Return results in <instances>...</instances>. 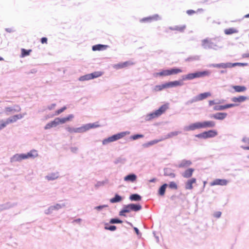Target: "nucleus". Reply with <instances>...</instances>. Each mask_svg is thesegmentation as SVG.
<instances>
[{
    "mask_svg": "<svg viewBox=\"0 0 249 249\" xmlns=\"http://www.w3.org/2000/svg\"><path fill=\"white\" fill-rule=\"evenodd\" d=\"M64 205H63V206H62L60 204H56L54 206H53V208L54 209H56V210H58L59 209H61L63 206H64Z\"/></svg>",
    "mask_w": 249,
    "mask_h": 249,
    "instance_id": "51",
    "label": "nucleus"
},
{
    "mask_svg": "<svg viewBox=\"0 0 249 249\" xmlns=\"http://www.w3.org/2000/svg\"><path fill=\"white\" fill-rule=\"evenodd\" d=\"M73 118V115L72 114L69 115L68 117L63 118H56L58 125L59 124H63L66 122L70 121Z\"/></svg>",
    "mask_w": 249,
    "mask_h": 249,
    "instance_id": "13",
    "label": "nucleus"
},
{
    "mask_svg": "<svg viewBox=\"0 0 249 249\" xmlns=\"http://www.w3.org/2000/svg\"><path fill=\"white\" fill-rule=\"evenodd\" d=\"M137 179V176L135 174H129L125 176L124 180L126 181L134 182Z\"/></svg>",
    "mask_w": 249,
    "mask_h": 249,
    "instance_id": "23",
    "label": "nucleus"
},
{
    "mask_svg": "<svg viewBox=\"0 0 249 249\" xmlns=\"http://www.w3.org/2000/svg\"><path fill=\"white\" fill-rule=\"evenodd\" d=\"M58 177V174L56 173H52L51 174L48 175L47 176H46V178L48 180H54L56 178H57Z\"/></svg>",
    "mask_w": 249,
    "mask_h": 249,
    "instance_id": "34",
    "label": "nucleus"
},
{
    "mask_svg": "<svg viewBox=\"0 0 249 249\" xmlns=\"http://www.w3.org/2000/svg\"><path fill=\"white\" fill-rule=\"evenodd\" d=\"M166 187H167V184H164L160 187L159 191V193L160 195L163 196L164 195Z\"/></svg>",
    "mask_w": 249,
    "mask_h": 249,
    "instance_id": "38",
    "label": "nucleus"
},
{
    "mask_svg": "<svg viewBox=\"0 0 249 249\" xmlns=\"http://www.w3.org/2000/svg\"><path fill=\"white\" fill-rule=\"evenodd\" d=\"M182 71V70L179 68H173L168 70L169 75L177 74Z\"/></svg>",
    "mask_w": 249,
    "mask_h": 249,
    "instance_id": "26",
    "label": "nucleus"
},
{
    "mask_svg": "<svg viewBox=\"0 0 249 249\" xmlns=\"http://www.w3.org/2000/svg\"><path fill=\"white\" fill-rule=\"evenodd\" d=\"M103 207V206H98L97 207V209H100L102 208Z\"/></svg>",
    "mask_w": 249,
    "mask_h": 249,
    "instance_id": "62",
    "label": "nucleus"
},
{
    "mask_svg": "<svg viewBox=\"0 0 249 249\" xmlns=\"http://www.w3.org/2000/svg\"><path fill=\"white\" fill-rule=\"evenodd\" d=\"M167 88L170 87H176L178 86H181L182 85V83L179 81H175L173 82H170L166 83Z\"/></svg>",
    "mask_w": 249,
    "mask_h": 249,
    "instance_id": "21",
    "label": "nucleus"
},
{
    "mask_svg": "<svg viewBox=\"0 0 249 249\" xmlns=\"http://www.w3.org/2000/svg\"><path fill=\"white\" fill-rule=\"evenodd\" d=\"M187 12L188 14H192L195 13V11L192 10H188Z\"/></svg>",
    "mask_w": 249,
    "mask_h": 249,
    "instance_id": "58",
    "label": "nucleus"
},
{
    "mask_svg": "<svg viewBox=\"0 0 249 249\" xmlns=\"http://www.w3.org/2000/svg\"><path fill=\"white\" fill-rule=\"evenodd\" d=\"M133 63L129 61H126L123 63H120L114 65L113 67L116 70L123 69L124 68L127 67L130 65H133Z\"/></svg>",
    "mask_w": 249,
    "mask_h": 249,
    "instance_id": "10",
    "label": "nucleus"
},
{
    "mask_svg": "<svg viewBox=\"0 0 249 249\" xmlns=\"http://www.w3.org/2000/svg\"><path fill=\"white\" fill-rule=\"evenodd\" d=\"M202 128H213L215 126V123L213 121H205L201 122Z\"/></svg>",
    "mask_w": 249,
    "mask_h": 249,
    "instance_id": "12",
    "label": "nucleus"
},
{
    "mask_svg": "<svg viewBox=\"0 0 249 249\" xmlns=\"http://www.w3.org/2000/svg\"><path fill=\"white\" fill-rule=\"evenodd\" d=\"M221 215V213L220 212H216L213 214L214 216L216 218L220 217Z\"/></svg>",
    "mask_w": 249,
    "mask_h": 249,
    "instance_id": "53",
    "label": "nucleus"
},
{
    "mask_svg": "<svg viewBox=\"0 0 249 249\" xmlns=\"http://www.w3.org/2000/svg\"><path fill=\"white\" fill-rule=\"evenodd\" d=\"M134 231H135V232H136V234H137L138 235H140V232H139V230H138V229L137 228L134 227Z\"/></svg>",
    "mask_w": 249,
    "mask_h": 249,
    "instance_id": "56",
    "label": "nucleus"
},
{
    "mask_svg": "<svg viewBox=\"0 0 249 249\" xmlns=\"http://www.w3.org/2000/svg\"><path fill=\"white\" fill-rule=\"evenodd\" d=\"M32 52V50L30 49L28 50H25V49H21V57H24L26 56L29 55Z\"/></svg>",
    "mask_w": 249,
    "mask_h": 249,
    "instance_id": "29",
    "label": "nucleus"
},
{
    "mask_svg": "<svg viewBox=\"0 0 249 249\" xmlns=\"http://www.w3.org/2000/svg\"><path fill=\"white\" fill-rule=\"evenodd\" d=\"M180 132L178 131H174L171 132L170 133L168 134V137H173L174 136H177L178 134H179Z\"/></svg>",
    "mask_w": 249,
    "mask_h": 249,
    "instance_id": "42",
    "label": "nucleus"
},
{
    "mask_svg": "<svg viewBox=\"0 0 249 249\" xmlns=\"http://www.w3.org/2000/svg\"><path fill=\"white\" fill-rule=\"evenodd\" d=\"M169 187L171 189H175V190H177L178 189V186H177V184L174 181L170 182V183L169 184Z\"/></svg>",
    "mask_w": 249,
    "mask_h": 249,
    "instance_id": "41",
    "label": "nucleus"
},
{
    "mask_svg": "<svg viewBox=\"0 0 249 249\" xmlns=\"http://www.w3.org/2000/svg\"><path fill=\"white\" fill-rule=\"evenodd\" d=\"M214 109L215 110H224V105H220V106H215L214 107Z\"/></svg>",
    "mask_w": 249,
    "mask_h": 249,
    "instance_id": "44",
    "label": "nucleus"
},
{
    "mask_svg": "<svg viewBox=\"0 0 249 249\" xmlns=\"http://www.w3.org/2000/svg\"><path fill=\"white\" fill-rule=\"evenodd\" d=\"M160 140H153V141H150L149 142L147 143V145H153V144H156L158 142H160Z\"/></svg>",
    "mask_w": 249,
    "mask_h": 249,
    "instance_id": "45",
    "label": "nucleus"
},
{
    "mask_svg": "<svg viewBox=\"0 0 249 249\" xmlns=\"http://www.w3.org/2000/svg\"><path fill=\"white\" fill-rule=\"evenodd\" d=\"M58 125L56 118L53 121L48 123L45 126V129H50L52 127H55Z\"/></svg>",
    "mask_w": 249,
    "mask_h": 249,
    "instance_id": "24",
    "label": "nucleus"
},
{
    "mask_svg": "<svg viewBox=\"0 0 249 249\" xmlns=\"http://www.w3.org/2000/svg\"><path fill=\"white\" fill-rule=\"evenodd\" d=\"M245 18H249V14L246 15L245 16Z\"/></svg>",
    "mask_w": 249,
    "mask_h": 249,
    "instance_id": "61",
    "label": "nucleus"
},
{
    "mask_svg": "<svg viewBox=\"0 0 249 249\" xmlns=\"http://www.w3.org/2000/svg\"><path fill=\"white\" fill-rule=\"evenodd\" d=\"M165 88H167L166 83L161 85L156 86L154 88V90L156 92L159 91Z\"/></svg>",
    "mask_w": 249,
    "mask_h": 249,
    "instance_id": "33",
    "label": "nucleus"
},
{
    "mask_svg": "<svg viewBox=\"0 0 249 249\" xmlns=\"http://www.w3.org/2000/svg\"><path fill=\"white\" fill-rule=\"evenodd\" d=\"M125 135L124 132H122L120 133H118L115 135H114L107 139H105L103 141V144H106L108 142H112L118 140L123 137H124Z\"/></svg>",
    "mask_w": 249,
    "mask_h": 249,
    "instance_id": "6",
    "label": "nucleus"
},
{
    "mask_svg": "<svg viewBox=\"0 0 249 249\" xmlns=\"http://www.w3.org/2000/svg\"><path fill=\"white\" fill-rule=\"evenodd\" d=\"M122 200V197L118 195H116L114 197L110 199V201L111 203H116L120 202Z\"/></svg>",
    "mask_w": 249,
    "mask_h": 249,
    "instance_id": "36",
    "label": "nucleus"
},
{
    "mask_svg": "<svg viewBox=\"0 0 249 249\" xmlns=\"http://www.w3.org/2000/svg\"><path fill=\"white\" fill-rule=\"evenodd\" d=\"M155 180H156V179H155V178H153V179H152L150 180H149V181H150V182H155Z\"/></svg>",
    "mask_w": 249,
    "mask_h": 249,
    "instance_id": "60",
    "label": "nucleus"
},
{
    "mask_svg": "<svg viewBox=\"0 0 249 249\" xmlns=\"http://www.w3.org/2000/svg\"><path fill=\"white\" fill-rule=\"evenodd\" d=\"M22 117L23 115L21 114H19L10 117L6 120H0V131L6 127L9 124L15 123Z\"/></svg>",
    "mask_w": 249,
    "mask_h": 249,
    "instance_id": "1",
    "label": "nucleus"
},
{
    "mask_svg": "<svg viewBox=\"0 0 249 249\" xmlns=\"http://www.w3.org/2000/svg\"><path fill=\"white\" fill-rule=\"evenodd\" d=\"M249 98L245 96H239L238 97H233L231 98V101L234 103H242L247 100Z\"/></svg>",
    "mask_w": 249,
    "mask_h": 249,
    "instance_id": "15",
    "label": "nucleus"
},
{
    "mask_svg": "<svg viewBox=\"0 0 249 249\" xmlns=\"http://www.w3.org/2000/svg\"><path fill=\"white\" fill-rule=\"evenodd\" d=\"M122 222H123L122 221H121L119 219H115V218L111 219L110 221V223H112V224L122 223Z\"/></svg>",
    "mask_w": 249,
    "mask_h": 249,
    "instance_id": "43",
    "label": "nucleus"
},
{
    "mask_svg": "<svg viewBox=\"0 0 249 249\" xmlns=\"http://www.w3.org/2000/svg\"><path fill=\"white\" fill-rule=\"evenodd\" d=\"M232 88L236 92H244L247 89L246 87L244 86H233Z\"/></svg>",
    "mask_w": 249,
    "mask_h": 249,
    "instance_id": "18",
    "label": "nucleus"
},
{
    "mask_svg": "<svg viewBox=\"0 0 249 249\" xmlns=\"http://www.w3.org/2000/svg\"><path fill=\"white\" fill-rule=\"evenodd\" d=\"M66 109V107H63L56 110L55 111V115H58L63 112Z\"/></svg>",
    "mask_w": 249,
    "mask_h": 249,
    "instance_id": "46",
    "label": "nucleus"
},
{
    "mask_svg": "<svg viewBox=\"0 0 249 249\" xmlns=\"http://www.w3.org/2000/svg\"><path fill=\"white\" fill-rule=\"evenodd\" d=\"M21 108L18 105H15L13 107H6L5 108V111L7 113H14L20 111Z\"/></svg>",
    "mask_w": 249,
    "mask_h": 249,
    "instance_id": "11",
    "label": "nucleus"
},
{
    "mask_svg": "<svg viewBox=\"0 0 249 249\" xmlns=\"http://www.w3.org/2000/svg\"><path fill=\"white\" fill-rule=\"evenodd\" d=\"M216 67L218 68H222L224 69L227 68H231V63L218 64H216Z\"/></svg>",
    "mask_w": 249,
    "mask_h": 249,
    "instance_id": "37",
    "label": "nucleus"
},
{
    "mask_svg": "<svg viewBox=\"0 0 249 249\" xmlns=\"http://www.w3.org/2000/svg\"><path fill=\"white\" fill-rule=\"evenodd\" d=\"M130 199L132 201H140L141 200V196L138 194H133L130 196Z\"/></svg>",
    "mask_w": 249,
    "mask_h": 249,
    "instance_id": "35",
    "label": "nucleus"
},
{
    "mask_svg": "<svg viewBox=\"0 0 249 249\" xmlns=\"http://www.w3.org/2000/svg\"><path fill=\"white\" fill-rule=\"evenodd\" d=\"M169 75V72H168V70H163L159 72H157L155 74V76H168Z\"/></svg>",
    "mask_w": 249,
    "mask_h": 249,
    "instance_id": "31",
    "label": "nucleus"
},
{
    "mask_svg": "<svg viewBox=\"0 0 249 249\" xmlns=\"http://www.w3.org/2000/svg\"><path fill=\"white\" fill-rule=\"evenodd\" d=\"M129 205L130 207L131 211L137 212L142 209V206L140 204H130Z\"/></svg>",
    "mask_w": 249,
    "mask_h": 249,
    "instance_id": "28",
    "label": "nucleus"
},
{
    "mask_svg": "<svg viewBox=\"0 0 249 249\" xmlns=\"http://www.w3.org/2000/svg\"><path fill=\"white\" fill-rule=\"evenodd\" d=\"M227 116V114L224 112H218L212 115L211 117L216 120H222L224 119Z\"/></svg>",
    "mask_w": 249,
    "mask_h": 249,
    "instance_id": "14",
    "label": "nucleus"
},
{
    "mask_svg": "<svg viewBox=\"0 0 249 249\" xmlns=\"http://www.w3.org/2000/svg\"><path fill=\"white\" fill-rule=\"evenodd\" d=\"M38 156L37 152L36 150H31L27 154H22L19 155H16L15 156V158L17 160H21L24 159L28 158H34Z\"/></svg>",
    "mask_w": 249,
    "mask_h": 249,
    "instance_id": "3",
    "label": "nucleus"
},
{
    "mask_svg": "<svg viewBox=\"0 0 249 249\" xmlns=\"http://www.w3.org/2000/svg\"><path fill=\"white\" fill-rule=\"evenodd\" d=\"M192 164L191 161L184 160L179 164L178 166L180 168H185L189 166Z\"/></svg>",
    "mask_w": 249,
    "mask_h": 249,
    "instance_id": "22",
    "label": "nucleus"
},
{
    "mask_svg": "<svg viewBox=\"0 0 249 249\" xmlns=\"http://www.w3.org/2000/svg\"><path fill=\"white\" fill-rule=\"evenodd\" d=\"M90 79V76L89 75V74H86L85 75L82 76L79 78L80 81H85V80H89Z\"/></svg>",
    "mask_w": 249,
    "mask_h": 249,
    "instance_id": "40",
    "label": "nucleus"
},
{
    "mask_svg": "<svg viewBox=\"0 0 249 249\" xmlns=\"http://www.w3.org/2000/svg\"><path fill=\"white\" fill-rule=\"evenodd\" d=\"M247 63H231V68L235 67V66H247Z\"/></svg>",
    "mask_w": 249,
    "mask_h": 249,
    "instance_id": "39",
    "label": "nucleus"
},
{
    "mask_svg": "<svg viewBox=\"0 0 249 249\" xmlns=\"http://www.w3.org/2000/svg\"><path fill=\"white\" fill-rule=\"evenodd\" d=\"M185 28V26H176L175 28V30L182 32Z\"/></svg>",
    "mask_w": 249,
    "mask_h": 249,
    "instance_id": "49",
    "label": "nucleus"
},
{
    "mask_svg": "<svg viewBox=\"0 0 249 249\" xmlns=\"http://www.w3.org/2000/svg\"><path fill=\"white\" fill-rule=\"evenodd\" d=\"M242 142L245 143L246 144L249 145V138L244 137L242 139Z\"/></svg>",
    "mask_w": 249,
    "mask_h": 249,
    "instance_id": "50",
    "label": "nucleus"
},
{
    "mask_svg": "<svg viewBox=\"0 0 249 249\" xmlns=\"http://www.w3.org/2000/svg\"><path fill=\"white\" fill-rule=\"evenodd\" d=\"M131 209L129 205H125L123 209L120 212L119 215L122 216H125L124 213H129L131 212Z\"/></svg>",
    "mask_w": 249,
    "mask_h": 249,
    "instance_id": "19",
    "label": "nucleus"
},
{
    "mask_svg": "<svg viewBox=\"0 0 249 249\" xmlns=\"http://www.w3.org/2000/svg\"><path fill=\"white\" fill-rule=\"evenodd\" d=\"M242 148L245 150H249V146H242Z\"/></svg>",
    "mask_w": 249,
    "mask_h": 249,
    "instance_id": "59",
    "label": "nucleus"
},
{
    "mask_svg": "<svg viewBox=\"0 0 249 249\" xmlns=\"http://www.w3.org/2000/svg\"><path fill=\"white\" fill-rule=\"evenodd\" d=\"M194 171V169L193 168H189L187 169L183 174L182 176L185 178H190Z\"/></svg>",
    "mask_w": 249,
    "mask_h": 249,
    "instance_id": "20",
    "label": "nucleus"
},
{
    "mask_svg": "<svg viewBox=\"0 0 249 249\" xmlns=\"http://www.w3.org/2000/svg\"><path fill=\"white\" fill-rule=\"evenodd\" d=\"M218 135V132L216 130H210L207 131H204L200 134L196 135V137L200 138L206 139L210 138H213Z\"/></svg>",
    "mask_w": 249,
    "mask_h": 249,
    "instance_id": "2",
    "label": "nucleus"
},
{
    "mask_svg": "<svg viewBox=\"0 0 249 249\" xmlns=\"http://www.w3.org/2000/svg\"><path fill=\"white\" fill-rule=\"evenodd\" d=\"M201 128H202L201 122H197L185 126L184 130L186 131H190Z\"/></svg>",
    "mask_w": 249,
    "mask_h": 249,
    "instance_id": "7",
    "label": "nucleus"
},
{
    "mask_svg": "<svg viewBox=\"0 0 249 249\" xmlns=\"http://www.w3.org/2000/svg\"><path fill=\"white\" fill-rule=\"evenodd\" d=\"M142 137H143V135H139V134H138V135H134V136H133V139L134 140H136V139H138V138H142Z\"/></svg>",
    "mask_w": 249,
    "mask_h": 249,
    "instance_id": "55",
    "label": "nucleus"
},
{
    "mask_svg": "<svg viewBox=\"0 0 249 249\" xmlns=\"http://www.w3.org/2000/svg\"><path fill=\"white\" fill-rule=\"evenodd\" d=\"M108 46L106 45L97 44L92 46V49L93 51H103L106 50Z\"/></svg>",
    "mask_w": 249,
    "mask_h": 249,
    "instance_id": "16",
    "label": "nucleus"
},
{
    "mask_svg": "<svg viewBox=\"0 0 249 249\" xmlns=\"http://www.w3.org/2000/svg\"><path fill=\"white\" fill-rule=\"evenodd\" d=\"M210 72L208 71H198L195 73H189L186 75V79H193L196 78L204 77L205 76L209 75Z\"/></svg>",
    "mask_w": 249,
    "mask_h": 249,
    "instance_id": "5",
    "label": "nucleus"
},
{
    "mask_svg": "<svg viewBox=\"0 0 249 249\" xmlns=\"http://www.w3.org/2000/svg\"><path fill=\"white\" fill-rule=\"evenodd\" d=\"M152 19H153V18L148 17V18H143L142 20L143 21H150L152 20Z\"/></svg>",
    "mask_w": 249,
    "mask_h": 249,
    "instance_id": "54",
    "label": "nucleus"
},
{
    "mask_svg": "<svg viewBox=\"0 0 249 249\" xmlns=\"http://www.w3.org/2000/svg\"><path fill=\"white\" fill-rule=\"evenodd\" d=\"M103 74V72L101 71H95L93 73H89V75L90 76V79H94L95 78H97Z\"/></svg>",
    "mask_w": 249,
    "mask_h": 249,
    "instance_id": "30",
    "label": "nucleus"
},
{
    "mask_svg": "<svg viewBox=\"0 0 249 249\" xmlns=\"http://www.w3.org/2000/svg\"><path fill=\"white\" fill-rule=\"evenodd\" d=\"M168 108V107L167 105H163L161 106L158 109L149 114V119L151 120L160 116L167 110Z\"/></svg>",
    "mask_w": 249,
    "mask_h": 249,
    "instance_id": "4",
    "label": "nucleus"
},
{
    "mask_svg": "<svg viewBox=\"0 0 249 249\" xmlns=\"http://www.w3.org/2000/svg\"><path fill=\"white\" fill-rule=\"evenodd\" d=\"M47 41H48V39L45 37H42L41 39V42L42 44H47Z\"/></svg>",
    "mask_w": 249,
    "mask_h": 249,
    "instance_id": "52",
    "label": "nucleus"
},
{
    "mask_svg": "<svg viewBox=\"0 0 249 249\" xmlns=\"http://www.w3.org/2000/svg\"><path fill=\"white\" fill-rule=\"evenodd\" d=\"M235 106H236V105L234 104H229L225 105H224V108L225 109H227V108H230V107H235Z\"/></svg>",
    "mask_w": 249,
    "mask_h": 249,
    "instance_id": "48",
    "label": "nucleus"
},
{
    "mask_svg": "<svg viewBox=\"0 0 249 249\" xmlns=\"http://www.w3.org/2000/svg\"><path fill=\"white\" fill-rule=\"evenodd\" d=\"M80 220H81L80 219H78L76 220L75 221L79 222V221H80Z\"/></svg>",
    "mask_w": 249,
    "mask_h": 249,
    "instance_id": "63",
    "label": "nucleus"
},
{
    "mask_svg": "<svg viewBox=\"0 0 249 249\" xmlns=\"http://www.w3.org/2000/svg\"><path fill=\"white\" fill-rule=\"evenodd\" d=\"M238 32V31L235 28H229L224 30L226 35H231Z\"/></svg>",
    "mask_w": 249,
    "mask_h": 249,
    "instance_id": "32",
    "label": "nucleus"
},
{
    "mask_svg": "<svg viewBox=\"0 0 249 249\" xmlns=\"http://www.w3.org/2000/svg\"><path fill=\"white\" fill-rule=\"evenodd\" d=\"M243 57H244V58H249V53L243 54Z\"/></svg>",
    "mask_w": 249,
    "mask_h": 249,
    "instance_id": "57",
    "label": "nucleus"
},
{
    "mask_svg": "<svg viewBox=\"0 0 249 249\" xmlns=\"http://www.w3.org/2000/svg\"><path fill=\"white\" fill-rule=\"evenodd\" d=\"M211 41L208 39H205L202 40V45L204 48H209L211 47Z\"/></svg>",
    "mask_w": 249,
    "mask_h": 249,
    "instance_id": "27",
    "label": "nucleus"
},
{
    "mask_svg": "<svg viewBox=\"0 0 249 249\" xmlns=\"http://www.w3.org/2000/svg\"><path fill=\"white\" fill-rule=\"evenodd\" d=\"M67 130L70 133H79L83 131V128H72L70 127H67Z\"/></svg>",
    "mask_w": 249,
    "mask_h": 249,
    "instance_id": "25",
    "label": "nucleus"
},
{
    "mask_svg": "<svg viewBox=\"0 0 249 249\" xmlns=\"http://www.w3.org/2000/svg\"><path fill=\"white\" fill-rule=\"evenodd\" d=\"M228 181L225 179H216L210 183L211 186L221 185L225 186L227 184Z\"/></svg>",
    "mask_w": 249,
    "mask_h": 249,
    "instance_id": "9",
    "label": "nucleus"
},
{
    "mask_svg": "<svg viewBox=\"0 0 249 249\" xmlns=\"http://www.w3.org/2000/svg\"><path fill=\"white\" fill-rule=\"evenodd\" d=\"M196 182V179L195 178H192L188 180L185 184V188L187 190H192L193 189V184Z\"/></svg>",
    "mask_w": 249,
    "mask_h": 249,
    "instance_id": "17",
    "label": "nucleus"
},
{
    "mask_svg": "<svg viewBox=\"0 0 249 249\" xmlns=\"http://www.w3.org/2000/svg\"><path fill=\"white\" fill-rule=\"evenodd\" d=\"M211 95V94L210 92H205L199 94L197 96L195 97V98L192 101L190 102V103H192L193 102H196L202 100L204 99H206L208 97L210 96Z\"/></svg>",
    "mask_w": 249,
    "mask_h": 249,
    "instance_id": "8",
    "label": "nucleus"
},
{
    "mask_svg": "<svg viewBox=\"0 0 249 249\" xmlns=\"http://www.w3.org/2000/svg\"><path fill=\"white\" fill-rule=\"evenodd\" d=\"M105 229L109 230L111 231H115L116 229V227L115 226H110L108 227H105Z\"/></svg>",
    "mask_w": 249,
    "mask_h": 249,
    "instance_id": "47",
    "label": "nucleus"
}]
</instances>
